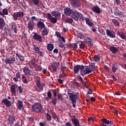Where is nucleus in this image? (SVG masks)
Listing matches in <instances>:
<instances>
[{"mask_svg":"<svg viewBox=\"0 0 126 126\" xmlns=\"http://www.w3.org/2000/svg\"><path fill=\"white\" fill-rule=\"evenodd\" d=\"M5 25V22L4 19L0 17V29L1 31L4 30V26Z\"/></svg>","mask_w":126,"mask_h":126,"instance_id":"obj_14","label":"nucleus"},{"mask_svg":"<svg viewBox=\"0 0 126 126\" xmlns=\"http://www.w3.org/2000/svg\"><path fill=\"white\" fill-rule=\"evenodd\" d=\"M24 16V13L23 11H19L15 13H13V20H18V18H22Z\"/></svg>","mask_w":126,"mask_h":126,"instance_id":"obj_5","label":"nucleus"},{"mask_svg":"<svg viewBox=\"0 0 126 126\" xmlns=\"http://www.w3.org/2000/svg\"><path fill=\"white\" fill-rule=\"evenodd\" d=\"M101 123L102 124H103V125H110V126H112L113 125V123L112 122V121H110L106 118L102 119Z\"/></svg>","mask_w":126,"mask_h":126,"instance_id":"obj_13","label":"nucleus"},{"mask_svg":"<svg viewBox=\"0 0 126 126\" xmlns=\"http://www.w3.org/2000/svg\"><path fill=\"white\" fill-rule=\"evenodd\" d=\"M26 75H31L32 76H35V75H36V72H32L31 73H29L26 74Z\"/></svg>","mask_w":126,"mask_h":126,"instance_id":"obj_50","label":"nucleus"},{"mask_svg":"<svg viewBox=\"0 0 126 126\" xmlns=\"http://www.w3.org/2000/svg\"><path fill=\"white\" fill-rule=\"evenodd\" d=\"M51 91H52L53 94H54V97H56L57 94V92L56 89H52L51 90Z\"/></svg>","mask_w":126,"mask_h":126,"instance_id":"obj_49","label":"nucleus"},{"mask_svg":"<svg viewBox=\"0 0 126 126\" xmlns=\"http://www.w3.org/2000/svg\"><path fill=\"white\" fill-rule=\"evenodd\" d=\"M52 103V104H54V105H56V104H57V99H56V97H54V98H53Z\"/></svg>","mask_w":126,"mask_h":126,"instance_id":"obj_53","label":"nucleus"},{"mask_svg":"<svg viewBox=\"0 0 126 126\" xmlns=\"http://www.w3.org/2000/svg\"><path fill=\"white\" fill-rule=\"evenodd\" d=\"M37 54H39L40 56L42 57H44V52H43L42 51H39V53H37Z\"/></svg>","mask_w":126,"mask_h":126,"instance_id":"obj_64","label":"nucleus"},{"mask_svg":"<svg viewBox=\"0 0 126 126\" xmlns=\"http://www.w3.org/2000/svg\"><path fill=\"white\" fill-rule=\"evenodd\" d=\"M88 47H93L94 46V43L92 40H89V41H85Z\"/></svg>","mask_w":126,"mask_h":126,"instance_id":"obj_36","label":"nucleus"},{"mask_svg":"<svg viewBox=\"0 0 126 126\" xmlns=\"http://www.w3.org/2000/svg\"><path fill=\"white\" fill-rule=\"evenodd\" d=\"M39 0H32V1L33 4H34V5H38V4L39 3Z\"/></svg>","mask_w":126,"mask_h":126,"instance_id":"obj_45","label":"nucleus"},{"mask_svg":"<svg viewBox=\"0 0 126 126\" xmlns=\"http://www.w3.org/2000/svg\"><path fill=\"white\" fill-rule=\"evenodd\" d=\"M118 35H119L122 39H125L126 40V35L123 32H118Z\"/></svg>","mask_w":126,"mask_h":126,"instance_id":"obj_28","label":"nucleus"},{"mask_svg":"<svg viewBox=\"0 0 126 126\" xmlns=\"http://www.w3.org/2000/svg\"><path fill=\"white\" fill-rule=\"evenodd\" d=\"M72 18L74 19L75 21H78L80 19L84 20V16L80 12H78V11H75L72 12Z\"/></svg>","mask_w":126,"mask_h":126,"instance_id":"obj_2","label":"nucleus"},{"mask_svg":"<svg viewBox=\"0 0 126 126\" xmlns=\"http://www.w3.org/2000/svg\"><path fill=\"white\" fill-rule=\"evenodd\" d=\"M109 51H111L113 54H116V53L118 52V48L114 46H110L109 47Z\"/></svg>","mask_w":126,"mask_h":126,"instance_id":"obj_17","label":"nucleus"},{"mask_svg":"<svg viewBox=\"0 0 126 126\" xmlns=\"http://www.w3.org/2000/svg\"><path fill=\"white\" fill-rule=\"evenodd\" d=\"M85 20L87 25L92 27H94V24L90 21V19H89V18H85Z\"/></svg>","mask_w":126,"mask_h":126,"instance_id":"obj_25","label":"nucleus"},{"mask_svg":"<svg viewBox=\"0 0 126 126\" xmlns=\"http://www.w3.org/2000/svg\"><path fill=\"white\" fill-rule=\"evenodd\" d=\"M51 23L52 24H55L57 23V20L56 18L52 17V18H49Z\"/></svg>","mask_w":126,"mask_h":126,"instance_id":"obj_38","label":"nucleus"},{"mask_svg":"<svg viewBox=\"0 0 126 126\" xmlns=\"http://www.w3.org/2000/svg\"><path fill=\"white\" fill-rule=\"evenodd\" d=\"M72 1V3L73 4L74 6L75 7H79L80 5V2L79 0H71Z\"/></svg>","mask_w":126,"mask_h":126,"instance_id":"obj_20","label":"nucleus"},{"mask_svg":"<svg viewBox=\"0 0 126 126\" xmlns=\"http://www.w3.org/2000/svg\"><path fill=\"white\" fill-rule=\"evenodd\" d=\"M54 49V44L49 43L47 44V50L49 51H52V50Z\"/></svg>","mask_w":126,"mask_h":126,"instance_id":"obj_30","label":"nucleus"},{"mask_svg":"<svg viewBox=\"0 0 126 126\" xmlns=\"http://www.w3.org/2000/svg\"><path fill=\"white\" fill-rule=\"evenodd\" d=\"M53 118H54V120H55L56 122L57 123L60 124L61 123V120H60V118H58L57 116L54 115L53 116Z\"/></svg>","mask_w":126,"mask_h":126,"instance_id":"obj_39","label":"nucleus"},{"mask_svg":"<svg viewBox=\"0 0 126 126\" xmlns=\"http://www.w3.org/2000/svg\"><path fill=\"white\" fill-rule=\"evenodd\" d=\"M33 49L36 52V53L39 54V48L36 45H33Z\"/></svg>","mask_w":126,"mask_h":126,"instance_id":"obj_35","label":"nucleus"},{"mask_svg":"<svg viewBox=\"0 0 126 126\" xmlns=\"http://www.w3.org/2000/svg\"><path fill=\"white\" fill-rule=\"evenodd\" d=\"M119 68V64L117 63H115L113 64V67H112V72L114 73L117 71V69Z\"/></svg>","mask_w":126,"mask_h":126,"instance_id":"obj_19","label":"nucleus"},{"mask_svg":"<svg viewBox=\"0 0 126 126\" xmlns=\"http://www.w3.org/2000/svg\"><path fill=\"white\" fill-rule=\"evenodd\" d=\"M94 60L95 62H98L100 61V57L99 55H96L94 57Z\"/></svg>","mask_w":126,"mask_h":126,"instance_id":"obj_41","label":"nucleus"},{"mask_svg":"<svg viewBox=\"0 0 126 126\" xmlns=\"http://www.w3.org/2000/svg\"><path fill=\"white\" fill-rule=\"evenodd\" d=\"M17 108L19 110H21L23 108V101H20V100H17Z\"/></svg>","mask_w":126,"mask_h":126,"instance_id":"obj_24","label":"nucleus"},{"mask_svg":"<svg viewBox=\"0 0 126 126\" xmlns=\"http://www.w3.org/2000/svg\"><path fill=\"white\" fill-rule=\"evenodd\" d=\"M2 104H4L7 107H9L11 106V104L10 103V101L8 100L7 98H3L1 101Z\"/></svg>","mask_w":126,"mask_h":126,"instance_id":"obj_11","label":"nucleus"},{"mask_svg":"<svg viewBox=\"0 0 126 126\" xmlns=\"http://www.w3.org/2000/svg\"><path fill=\"white\" fill-rule=\"evenodd\" d=\"M85 70H80V74L82 76H84V75H86V74H89L90 73H92V70H90V68H89V67L87 65L85 66Z\"/></svg>","mask_w":126,"mask_h":126,"instance_id":"obj_4","label":"nucleus"},{"mask_svg":"<svg viewBox=\"0 0 126 126\" xmlns=\"http://www.w3.org/2000/svg\"><path fill=\"white\" fill-rule=\"evenodd\" d=\"M22 80L23 81V83L28 84V81H27V77L25 76H22Z\"/></svg>","mask_w":126,"mask_h":126,"instance_id":"obj_37","label":"nucleus"},{"mask_svg":"<svg viewBox=\"0 0 126 126\" xmlns=\"http://www.w3.org/2000/svg\"><path fill=\"white\" fill-rule=\"evenodd\" d=\"M74 74H77L79 72V69L83 70L85 68V66L83 65H74Z\"/></svg>","mask_w":126,"mask_h":126,"instance_id":"obj_6","label":"nucleus"},{"mask_svg":"<svg viewBox=\"0 0 126 126\" xmlns=\"http://www.w3.org/2000/svg\"><path fill=\"white\" fill-rule=\"evenodd\" d=\"M42 105L41 103L38 102H35L34 104L32 106V111L36 113H41Z\"/></svg>","mask_w":126,"mask_h":126,"instance_id":"obj_1","label":"nucleus"},{"mask_svg":"<svg viewBox=\"0 0 126 126\" xmlns=\"http://www.w3.org/2000/svg\"><path fill=\"white\" fill-rule=\"evenodd\" d=\"M118 16H119V18L124 19L125 18L124 14L123 12H121V14H118Z\"/></svg>","mask_w":126,"mask_h":126,"instance_id":"obj_46","label":"nucleus"},{"mask_svg":"<svg viewBox=\"0 0 126 126\" xmlns=\"http://www.w3.org/2000/svg\"><path fill=\"white\" fill-rule=\"evenodd\" d=\"M17 91L19 92V94H22L23 93V89L21 86H18V89H17Z\"/></svg>","mask_w":126,"mask_h":126,"instance_id":"obj_48","label":"nucleus"},{"mask_svg":"<svg viewBox=\"0 0 126 126\" xmlns=\"http://www.w3.org/2000/svg\"><path fill=\"white\" fill-rule=\"evenodd\" d=\"M47 97H48L49 99H51L52 95L51 91L47 92Z\"/></svg>","mask_w":126,"mask_h":126,"instance_id":"obj_54","label":"nucleus"},{"mask_svg":"<svg viewBox=\"0 0 126 126\" xmlns=\"http://www.w3.org/2000/svg\"><path fill=\"white\" fill-rule=\"evenodd\" d=\"M37 70L39 71H40L41 70V69H42V68H41V65H37Z\"/></svg>","mask_w":126,"mask_h":126,"instance_id":"obj_59","label":"nucleus"},{"mask_svg":"<svg viewBox=\"0 0 126 126\" xmlns=\"http://www.w3.org/2000/svg\"><path fill=\"white\" fill-rule=\"evenodd\" d=\"M64 14L66 16H69L72 12L77 11V10H72L71 8H64Z\"/></svg>","mask_w":126,"mask_h":126,"instance_id":"obj_7","label":"nucleus"},{"mask_svg":"<svg viewBox=\"0 0 126 126\" xmlns=\"http://www.w3.org/2000/svg\"><path fill=\"white\" fill-rule=\"evenodd\" d=\"M112 13H113V15H114L115 16H118V14H121V12L119 13L117 10L113 9V12H112Z\"/></svg>","mask_w":126,"mask_h":126,"instance_id":"obj_43","label":"nucleus"},{"mask_svg":"<svg viewBox=\"0 0 126 126\" xmlns=\"http://www.w3.org/2000/svg\"><path fill=\"white\" fill-rule=\"evenodd\" d=\"M77 78H78V79H79V80H80V82H83L84 81L83 79L80 76H77Z\"/></svg>","mask_w":126,"mask_h":126,"instance_id":"obj_62","label":"nucleus"},{"mask_svg":"<svg viewBox=\"0 0 126 126\" xmlns=\"http://www.w3.org/2000/svg\"><path fill=\"white\" fill-rule=\"evenodd\" d=\"M43 29L44 30H43L41 32V34H42L43 36H46L48 35V31L47 28H45Z\"/></svg>","mask_w":126,"mask_h":126,"instance_id":"obj_32","label":"nucleus"},{"mask_svg":"<svg viewBox=\"0 0 126 126\" xmlns=\"http://www.w3.org/2000/svg\"><path fill=\"white\" fill-rule=\"evenodd\" d=\"M59 46L60 47V48H64L65 47L64 45H63V42L60 44Z\"/></svg>","mask_w":126,"mask_h":126,"instance_id":"obj_61","label":"nucleus"},{"mask_svg":"<svg viewBox=\"0 0 126 126\" xmlns=\"http://www.w3.org/2000/svg\"><path fill=\"white\" fill-rule=\"evenodd\" d=\"M2 13L5 15H8V10H7L6 8L3 9V10H2Z\"/></svg>","mask_w":126,"mask_h":126,"instance_id":"obj_44","label":"nucleus"},{"mask_svg":"<svg viewBox=\"0 0 126 126\" xmlns=\"http://www.w3.org/2000/svg\"><path fill=\"white\" fill-rule=\"evenodd\" d=\"M15 57H12V58H9L8 59H5V63L9 64V65H10L11 64H13L15 62Z\"/></svg>","mask_w":126,"mask_h":126,"instance_id":"obj_8","label":"nucleus"},{"mask_svg":"<svg viewBox=\"0 0 126 126\" xmlns=\"http://www.w3.org/2000/svg\"><path fill=\"white\" fill-rule=\"evenodd\" d=\"M106 35L109 36V37H111V38H114L116 35L114 34V32H112V31L109 29L106 30Z\"/></svg>","mask_w":126,"mask_h":126,"instance_id":"obj_10","label":"nucleus"},{"mask_svg":"<svg viewBox=\"0 0 126 126\" xmlns=\"http://www.w3.org/2000/svg\"><path fill=\"white\" fill-rule=\"evenodd\" d=\"M78 37H79V38H83L84 37V34L82 33H78Z\"/></svg>","mask_w":126,"mask_h":126,"instance_id":"obj_56","label":"nucleus"},{"mask_svg":"<svg viewBox=\"0 0 126 126\" xmlns=\"http://www.w3.org/2000/svg\"><path fill=\"white\" fill-rule=\"evenodd\" d=\"M12 29H13V31H14L15 34H17V27H16V26L15 25L12 26Z\"/></svg>","mask_w":126,"mask_h":126,"instance_id":"obj_47","label":"nucleus"},{"mask_svg":"<svg viewBox=\"0 0 126 126\" xmlns=\"http://www.w3.org/2000/svg\"><path fill=\"white\" fill-rule=\"evenodd\" d=\"M56 35H57V36L58 37H62V36H61V34L59 32H56Z\"/></svg>","mask_w":126,"mask_h":126,"instance_id":"obj_60","label":"nucleus"},{"mask_svg":"<svg viewBox=\"0 0 126 126\" xmlns=\"http://www.w3.org/2000/svg\"><path fill=\"white\" fill-rule=\"evenodd\" d=\"M65 126H72V124L70 122H67L65 124Z\"/></svg>","mask_w":126,"mask_h":126,"instance_id":"obj_58","label":"nucleus"},{"mask_svg":"<svg viewBox=\"0 0 126 126\" xmlns=\"http://www.w3.org/2000/svg\"><path fill=\"white\" fill-rule=\"evenodd\" d=\"M80 82L83 85L84 87L86 88L87 89H89V86L87 84V82H84V81H80Z\"/></svg>","mask_w":126,"mask_h":126,"instance_id":"obj_40","label":"nucleus"},{"mask_svg":"<svg viewBox=\"0 0 126 126\" xmlns=\"http://www.w3.org/2000/svg\"><path fill=\"white\" fill-rule=\"evenodd\" d=\"M85 47V45L83 44V43H79V48L81 49H83Z\"/></svg>","mask_w":126,"mask_h":126,"instance_id":"obj_51","label":"nucleus"},{"mask_svg":"<svg viewBox=\"0 0 126 126\" xmlns=\"http://www.w3.org/2000/svg\"><path fill=\"white\" fill-rule=\"evenodd\" d=\"M92 11L94 13H96V14L100 13V8L98 6H93L92 7Z\"/></svg>","mask_w":126,"mask_h":126,"instance_id":"obj_18","label":"nucleus"},{"mask_svg":"<svg viewBox=\"0 0 126 126\" xmlns=\"http://www.w3.org/2000/svg\"><path fill=\"white\" fill-rule=\"evenodd\" d=\"M15 120V117L12 116H8V121L9 123L11 125H13L14 123V121Z\"/></svg>","mask_w":126,"mask_h":126,"instance_id":"obj_27","label":"nucleus"},{"mask_svg":"<svg viewBox=\"0 0 126 126\" xmlns=\"http://www.w3.org/2000/svg\"><path fill=\"white\" fill-rule=\"evenodd\" d=\"M51 66H52L53 70H54V71L56 72L58 70V63H57L56 62H54L51 64Z\"/></svg>","mask_w":126,"mask_h":126,"instance_id":"obj_26","label":"nucleus"},{"mask_svg":"<svg viewBox=\"0 0 126 126\" xmlns=\"http://www.w3.org/2000/svg\"><path fill=\"white\" fill-rule=\"evenodd\" d=\"M80 44V41H78L76 43H74L73 44L69 43V46H72V48H73L74 49H77L78 48L77 44Z\"/></svg>","mask_w":126,"mask_h":126,"instance_id":"obj_33","label":"nucleus"},{"mask_svg":"<svg viewBox=\"0 0 126 126\" xmlns=\"http://www.w3.org/2000/svg\"><path fill=\"white\" fill-rule=\"evenodd\" d=\"M66 77V74H65L64 73L63 74H60L59 78L61 79H63V78Z\"/></svg>","mask_w":126,"mask_h":126,"instance_id":"obj_57","label":"nucleus"},{"mask_svg":"<svg viewBox=\"0 0 126 126\" xmlns=\"http://www.w3.org/2000/svg\"><path fill=\"white\" fill-rule=\"evenodd\" d=\"M51 14H52L53 16L55 17H61V13L56 11H53L52 12H51Z\"/></svg>","mask_w":126,"mask_h":126,"instance_id":"obj_23","label":"nucleus"},{"mask_svg":"<svg viewBox=\"0 0 126 126\" xmlns=\"http://www.w3.org/2000/svg\"><path fill=\"white\" fill-rule=\"evenodd\" d=\"M73 85H75L77 87H80V85L77 82H73Z\"/></svg>","mask_w":126,"mask_h":126,"instance_id":"obj_55","label":"nucleus"},{"mask_svg":"<svg viewBox=\"0 0 126 126\" xmlns=\"http://www.w3.org/2000/svg\"><path fill=\"white\" fill-rule=\"evenodd\" d=\"M21 76V75H20V72H17L16 74V77L13 78V81H14L15 82H18V79H20V77Z\"/></svg>","mask_w":126,"mask_h":126,"instance_id":"obj_29","label":"nucleus"},{"mask_svg":"<svg viewBox=\"0 0 126 126\" xmlns=\"http://www.w3.org/2000/svg\"><path fill=\"white\" fill-rule=\"evenodd\" d=\"M88 94H92V90H91V89L88 88Z\"/></svg>","mask_w":126,"mask_h":126,"instance_id":"obj_63","label":"nucleus"},{"mask_svg":"<svg viewBox=\"0 0 126 126\" xmlns=\"http://www.w3.org/2000/svg\"><path fill=\"white\" fill-rule=\"evenodd\" d=\"M72 123L74 126H80V125L79 124V121L77 119H72Z\"/></svg>","mask_w":126,"mask_h":126,"instance_id":"obj_22","label":"nucleus"},{"mask_svg":"<svg viewBox=\"0 0 126 126\" xmlns=\"http://www.w3.org/2000/svg\"><path fill=\"white\" fill-rule=\"evenodd\" d=\"M112 22L114 24L115 26L117 27H120V22L116 19H112Z\"/></svg>","mask_w":126,"mask_h":126,"instance_id":"obj_34","label":"nucleus"},{"mask_svg":"<svg viewBox=\"0 0 126 126\" xmlns=\"http://www.w3.org/2000/svg\"><path fill=\"white\" fill-rule=\"evenodd\" d=\"M68 94H69V100L72 102V106L75 108V104H76V100L78 99V96L71 93H68Z\"/></svg>","mask_w":126,"mask_h":126,"instance_id":"obj_3","label":"nucleus"},{"mask_svg":"<svg viewBox=\"0 0 126 126\" xmlns=\"http://www.w3.org/2000/svg\"><path fill=\"white\" fill-rule=\"evenodd\" d=\"M17 87V84H13L11 85V87H10V92L13 94V95L16 94V87Z\"/></svg>","mask_w":126,"mask_h":126,"instance_id":"obj_16","label":"nucleus"},{"mask_svg":"<svg viewBox=\"0 0 126 126\" xmlns=\"http://www.w3.org/2000/svg\"><path fill=\"white\" fill-rule=\"evenodd\" d=\"M65 22L67 24L72 25V23L73 22V19L70 17H67V18L65 20Z\"/></svg>","mask_w":126,"mask_h":126,"instance_id":"obj_31","label":"nucleus"},{"mask_svg":"<svg viewBox=\"0 0 126 126\" xmlns=\"http://www.w3.org/2000/svg\"><path fill=\"white\" fill-rule=\"evenodd\" d=\"M46 119L47 121L49 122L51 121V116L49 115L48 113L46 114Z\"/></svg>","mask_w":126,"mask_h":126,"instance_id":"obj_42","label":"nucleus"},{"mask_svg":"<svg viewBox=\"0 0 126 126\" xmlns=\"http://www.w3.org/2000/svg\"><path fill=\"white\" fill-rule=\"evenodd\" d=\"M23 71L26 75H27L28 74L32 72V71L31 69H29L27 67H24L23 69Z\"/></svg>","mask_w":126,"mask_h":126,"instance_id":"obj_21","label":"nucleus"},{"mask_svg":"<svg viewBox=\"0 0 126 126\" xmlns=\"http://www.w3.org/2000/svg\"><path fill=\"white\" fill-rule=\"evenodd\" d=\"M57 97H58V99L62 100H63V95L61 94H57Z\"/></svg>","mask_w":126,"mask_h":126,"instance_id":"obj_52","label":"nucleus"},{"mask_svg":"<svg viewBox=\"0 0 126 126\" xmlns=\"http://www.w3.org/2000/svg\"><path fill=\"white\" fill-rule=\"evenodd\" d=\"M37 28L40 29L41 30H42L45 28H47V27H45V26L44 23L43 22H41V21L37 22Z\"/></svg>","mask_w":126,"mask_h":126,"instance_id":"obj_12","label":"nucleus"},{"mask_svg":"<svg viewBox=\"0 0 126 126\" xmlns=\"http://www.w3.org/2000/svg\"><path fill=\"white\" fill-rule=\"evenodd\" d=\"M35 25L34 24V22H29V23H28L27 28L29 29V30L32 31Z\"/></svg>","mask_w":126,"mask_h":126,"instance_id":"obj_15","label":"nucleus"},{"mask_svg":"<svg viewBox=\"0 0 126 126\" xmlns=\"http://www.w3.org/2000/svg\"><path fill=\"white\" fill-rule=\"evenodd\" d=\"M33 39L39 42H42V37H41V35H40V34L36 32H34V35H33Z\"/></svg>","mask_w":126,"mask_h":126,"instance_id":"obj_9","label":"nucleus"}]
</instances>
